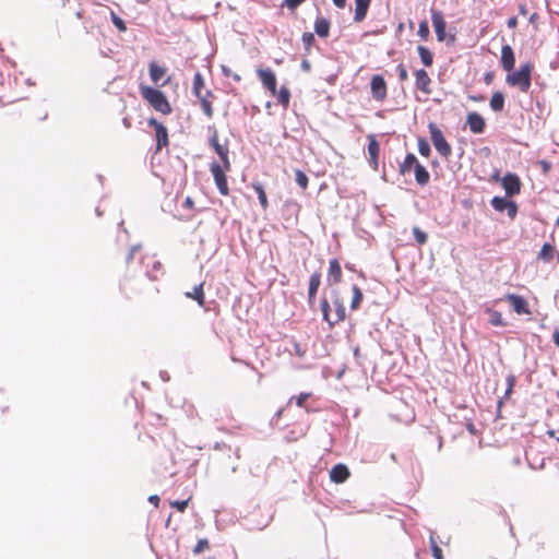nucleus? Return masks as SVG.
Listing matches in <instances>:
<instances>
[{"label":"nucleus","mask_w":559,"mask_h":559,"mask_svg":"<svg viewBox=\"0 0 559 559\" xmlns=\"http://www.w3.org/2000/svg\"><path fill=\"white\" fill-rule=\"evenodd\" d=\"M501 67L504 71L511 72L514 69L515 56L513 49L509 45H503L501 48Z\"/></svg>","instance_id":"obj_13"},{"label":"nucleus","mask_w":559,"mask_h":559,"mask_svg":"<svg viewBox=\"0 0 559 559\" xmlns=\"http://www.w3.org/2000/svg\"><path fill=\"white\" fill-rule=\"evenodd\" d=\"M165 74L166 69L164 67H160L155 62L150 63V76L155 84H158L159 81L165 76Z\"/></svg>","instance_id":"obj_22"},{"label":"nucleus","mask_w":559,"mask_h":559,"mask_svg":"<svg viewBox=\"0 0 559 559\" xmlns=\"http://www.w3.org/2000/svg\"><path fill=\"white\" fill-rule=\"evenodd\" d=\"M210 170L214 177L215 185L221 194L227 195L229 192L227 179L225 176V171H228L224 168V164L219 165L216 162H213L210 166Z\"/></svg>","instance_id":"obj_5"},{"label":"nucleus","mask_w":559,"mask_h":559,"mask_svg":"<svg viewBox=\"0 0 559 559\" xmlns=\"http://www.w3.org/2000/svg\"><path fill=\"white\" fill-rule=\"evenodd\" d=\"M555 248L550 243H544L540 251L539 258L545 262H550L554 258Z\"/></svg>","instance_id":"obj_31"},{"label":"nucleus","mask_w":559,"mask_h":559,"mask_svg":"<svg viewBox=\"0 0 559 559\" xmlns=\"http://www.w3.org/2000/svg\"><path fill=\"white\" fill-rule=\"evenodd\" d=\"M258 76L263 86L267 88L272 95H276V78L273 71L270 69H259Z\"/></svg>","instance_id":"obj_11"},{"label":"nucleus","mask_w":559,"mask_h":559,"mask_svg":"<svg viewBox=\"0 0 559 559\" xmlns=\"http://www.w3.org/2000/svg\"><path fill=\"white\" fill-rule=\"evenodd\" d=\"M141 248L140 245L132 246L130 249L129 254L127 255V262L129 263L132 259L134 253Z\"/></svg>","instance_id":"obj_50"},{"label":"nucleus","mask_w":559,"mask_h":559,"mask_svg":"<svg viewBox=\"0 0 559 559\" xmlns=\"http://www.w3.org/2000/svg\"><path fill=\"white\" fill-rule=\"evenodd\" d=\"M396 71H397V74H399V78H400L401 81H406L407 80L408 73H407L406 68L403 64H399L396 67Z\"/></svg>","instance_id":"obj_48"},{"label":"nucleus","mask_w":559,"mask_h":559,"mask_svg":"<svg viewBox=\"0 0 559 559\" xmlns=\"http://www.w3.org/2000/svg\"><path fill=\"white\" fill-rule=\"evenodd\" d=\"M349 477V471L344 464H336L330 471V478L333 483L342 484Z\"/></svg>","instance_id":"obj_16"},{"label":"nucleus","mask_w":559,"mask_h":559,"mask_svg":"<svg viewBox=\"0 0 559 559\" xmlns=\"http://www.w3.org/2000/svg\"><path fill=\"white\" fill-rule=\"evenodd\" d=\"M320 306H321V311H322L323 320L326 321L330 326H333L334 325V322H332L333 314L331 313V307H330L329 301L325 298H323L321 300V305Z\"/></svg>","instance_id":"obj_30"},{"label":"nucleus","mask_w":559,"mask_h":559,"mask_svg":"<svg viewBox=\"0 0 559 559\" xmlns=\"http://www.w3.org/2000/svg\"><path fill=\"white\" fill-rule=\"evenodd\" d=\"M490 203L496 211H507L508 216L511 218H514L516 216L518 206L513 201L502 197H493Z\"/></svg>","instance_id":"obj_6"},{"label":"nucleus","mask_w":559,"mask_h":559,"mask_svg":"<svg viewBox=\"0 0 559 559\" xmlns=\"http://www.w3.org/2000/svg\"><path fill=\"white\" fill-rule=\"evenodd\" d=\"M370 1L371 0H355V22H361L366 17Z\"/></svg>","instance_id":"obj_19"},{"label":"nucleus","mask_w":559,"mask_h":559,"mask_svg":"<svg viewBox=\"0 0 559 559\" xmlns=\"http://www.w3.org/2000/svg\"><path fill=\"white\" fill-rule=\"evenodd\" d=\"M413 235H414L415 240L418 242V245H425L427 242L428 236L419 227H417V226L413 227Z\"/></svg>","instance_id":"obj_39"},{"label":"nucleus","mask_w":559,"mask_h":559,"mask_svg":"<svg viewBox=\"0 0 559 559\" xmlns=\"http://www.w3.org/2000/svg\"><path fill=\"white\" fill-rule=\"evenodd\" d=\"M415 180L419 186H426L429 182L430 175L428 170L420 164H416L414 167Z\"/></svg>","instance_id":"obj_20"},{"label":"nucleus","mask_w":559,"mask_h":559,"mask_svg":"<svg viewBox=\"0 0 559 559\" xmlns=\"http://www.w3.org/2000/svg\"><path fill=\"white\" fill-rule=\"evenodd\" d=\"M548 433H549V436H551V437L554 436V431H552V430H550Z\"/></svg>","instance_id":"obj_63"},{"label":"nucleus","mask_w":559,"mask_h":559,"mask_svg":"<svg viewBox=\"0 0 559 559\" xmlns=\"http://www.w3.org/2000/svg\"><path fill=\"white\" fill-rule=\"evenodd\" d=\"M306 0H284L283 5H286L290 10H295Z\"/></svg>","instance_id":"obj_47"},{"label":"nucleus","mask_w":559,"mask_h":559,"mask_svg":"<svg viewBox=\"0 0 559 559\" xmlns=\"http://www.w3.org/2000/svg\"><path fill=\"white\" fill-rule=\"evenodd\" d=\"M504 107V95L501 92H495L490 99V108L499 112Z\"/></svg>","instance_id":"obj_24"},{"label":"nucleus","mask_w":559,"mask_h":559,"mask_svg":"<svg viewBox=\"0 0 559 559\" xmlns=\"http://www.w3.org/2000/svg\"><path fill=\"white\" fill-rule=\"evenodd\" d=\"M314 32L319 37H326L330 32V22L324 17H317L314 22Z\"/></svg>","instance_id":"obj_21"},{"label":"nucleus","mask_w":559,"mask_h":559,"mask_svg":"<svg viewBox=\"0 0 559 559\" xmlns=\"http://www.w3.org/2000/svg\"><path fill=\"white\" fill-rule=\"evenodd\" d=\"M342 280V269L337 259H332L329 263L326 281L329 284L340 283Z\"/></svg>","instance_id":"obj_17"},{"label":"nucleus","mask_w":559,"mask_h":559,"mask_svg":"<svg viewBox=\"0 0 559 559\" xmlns=\"http://www.w3.org/2000/svg\"><path fill=\"white\" fill-rule=\"evenodd\" d=\"M96 214H97L98 216H100V215H102V212L99 211V209H98V207L96 209Z\"/></svg>","instance_id":"obj_62"},{"label":"nucleus","mask_w":559,"mask_h":559,"mask_svg":"<svg viewBox=\"0 0 559 559\" xmlns=\"http://www.w3.org/2000/svg\"><path fill=\"white\" fill-rule=\"evenodd\" d=\"M300 67H301V69H302L304 71H309V70H310V62H309L308 60L304 59V60L301 61Z\"/></svg>","instance_id":"obj_55"},{"label":"nucleus","mask_w":559,"mask_h":559,"mask_svg":"<svg viewBox=\"0 0 559 559\" xmlns=\"http://www.w3.org/2000/svg\"><path fill=\"white\" fill-rule=\"evenodd\" d=\"M209 547V542L207 539H200L197 545L194 546L193 548V552L194 554H200L202 552L205 548Z\"/></svg>","instance_id":"obj_46"},{"label":"nucleus","mask_w":559,"mask_h":559,"mask_svg":"<svg viewBox=\"0 0 559 559\" xmlns=\"http://www.w3.org/2000/svg\"><path fill=\"white\" fill-rule=\"evenodd\" d=\"M160 378L163 379V381H168L169 380V374L167 371H160Z\"/></svg>","instance_id":"obj_58"},{"label":"nucleus","mask_w":559,"mask_h":559,"mask_svg":"<svg viewBox=\"0 0 559 559\" xmlns=\"http://www.w3.org/2000/svg\"><path fill=\"white\" fill-rule=\"evenodd\" d=\"M141 94L150 105L157 111L167 115L171 112V107L166 96L159 90L150 86H142Z\"/></svg>","instance_id":"obj_2"},{"label":"nucleus","mask_w":559,"mask_h":559,"mask_svg":"<svg viewBox=\"0 0 559 559\" xmlns=\"http://www.w3.org/2000/svg\"><path fill=\"white\" fill-rule=\"evenodd\" d=\"M380 151L379 143L373 139L369 138V144H368V153L370 155L371 160L374 162V167H377V158Z\"/></svg>","instance_id":"obj_34"},{"label":"nucleus","mask_w":559,"mask_h":559,"mask_svg":"<svg viewBox=\"0 0 559 559\" xmlns=\"http://www.w3.org/2000/svg\"><path fill=\"white\" fill-rule=\"evenodd\" d=\"M111 22L120 32H124L127 29V26H126V23L123 22V20L120 19L114 12H111Z\"/></svg>","instance_id":"obj_41"},{"label":"nucleus","mask_w":559,"mask_h":559,"mask_svg":"<svg viewBox=\"0 0 559 559\" xmlns=\"http://www.w3.org/2000/svg\"><path fill=\"white\" fill-rule=\"evenodd\" d=\"M309 395H310L309 393H301L299 396L295 397L297 406L302 407L305 401L309 397ZM293 400H294V397H292L290 401H293Z\"/></svg>","instance_id":"obj_49"},{"label":"nucleus","mask_w":559,"mask_h":559,"mask_svg":"<svg viewBox=\"0 0 559 559\" xmlns=\"http://www.w3.org/2000/svg\"><path fill=\"white\" fill-rule=\"evenodd\" d=\"M489 314V323L493 326H506L507 323L504 322L502 314L497 310H487Z\"/></svg>","instance_id":"obj_29"},{"label":"nucleus","mask_w":559,"mask_h":559,"mask_svg":"<svg viewBox=\"0 0 559 559\" xmlns=\"http://www.w3.org/2000/svg\"><path fill=\"white\" fill-rule=\"evenodd\" d=\"M502 187L506 190L507 195L512 197L514 194H518L521 189V182L519 177L514 174H507L502 178Z\"/></svg>","instance_id":"obj_10"},{"label":"nucleus","mask_w":559,"mask_h":559,"mask_svg":"<svg viewBox=\"0 0 559 559\" xmlns=\"http://www.w3.org/2000/svg\"><path fill=\"white\" fill-rule=\"evenodd\" d=\"M415 78H416V87L418 90H420L421 92H424L425 94H430V88H429V84L431 82L428 73L424 70V69H420V70H417L415 72Z\"/></svg>","instance_id":"obj_18"},{"label":"nucleus","mask_w":559,"mask_h":559,"mask_svg":"<svg viewBox=\"0 0 559 559\" xmlns=\"http://www.w3.org/2000/svg\"><path fill=\"white\" fill-rule=\"evenodd\" d=\"M211 95V92L210 91H206V93L204 95H200V97H198L201 102V107H202V110L203 112L209 117V118H212L213 116V108H212V105L211 103L207 100V96Z\"/></svg>","instance_id":"obj_32"},{"label":"nucleus","mask_w":559,"mask_h":559,"mask_svg":"<svg viewBox=\"0 0 559 559\" xmlns=\"http://www.w3.org/2000/svg\"><path fill=\"white\" fill-rule=\"evenodd\" d=\"M148 124L155 129L156 135V147L157 150H162L164 146L168 145V132L164 124L158 122L156 119H148Z\"/></svg>","instance_id":"obj_8"},{"label":"nucleus","mask_w":559,"mask_h":559,"mask_svg":"<svg viewBox=\"0 0 559 559\" xmlns=\"http://www.w3.org/2000/svg\"><path fill=\"white\" fill-rule=\"evenodd\" d=\"M210 144L214 148L215 153L218 155L219 159L224 164V168L230 169V162L228 158L229 150L226 145H222L217 140V132L214 130L213 135L210 138Z\"/></svg>","instance_id":"obj_7"},{"label":"nucleus","mask_w":559,"mask_h":559,"mask_svg":"<svg viewBox=\"0 0 559 559\" xmlns=\"http://www.w3.org/2000/svg\"><path fill=\"white\" fill-rule=\"evenodd\" d=\"M188 298L194 299L199 306L204 305V293H203V284H199L193 288L192 293H186Z\"/></svg>","instance_id":"obj_27"},{"label":"nucleus","mask_w":559,"mask_h":559,"mask_svg":"<svg viewBox=\"0 0 559 559\" xmlns=\"http://www.w3.org/2000/svg\"><path fill=\"white\" fill-rule=\"evenodd\" d=\"M533 64L525 62L518 70L508 72L506 82L509 86L519 88L522 93H527L532 85Z\"/></svg>","instance_id":"obj_1"},{"label":"nucleus","mask_w":559,"mask_h":559,"mask_svg":"<svg viewBox=\"0 0 559 559\" xmlns=\"http://www.w3.org/2000/svg\"><path fill=\"white\" fill-rule=\"evenodd\" d=\"M160 267H162V263H160V262H158V261H154V263H153V270H154V271H158V270H160Z\"/></svg>","instance_id":"obj_59"},{"label":"nucleus","mask_w":559,"mask_h":559,"mask_svg":"<svg viewBox=\"0 0 559 559\" xmlns=\"http://www.w3.org/2000/svg\"><path fill=\"white\" fill-rule=\"evenodd\" d=\"M147 275H148V276H150V278H152V280H155V278H156V276H155V275H153V274H152V273H150V272L147 273Z\"/></svg>","instance_id":"obj_61"},{"label":"nucleus","mask_w":559,"mask_h":559,"mask_svg":"<svg viewBox=\"0 0 559 559\" xmlns=\"http://www.w3.org/2000/svg\"><path fill=\"white\" fill-rule=\"evenodd\" d=\"M321 284V275L318 272H314L309 278V289H308V304L310 307H313L316 302V296L318 289Z\"/></svg>","instance_id":"obj_15"},{"label":"nucleus","mask_w":559,"mask_h":559,"mask_svg":"<svg viewBox=\"0 0 559 559\" xmlns=\"http://www.w3.org/2000/svg\"><path fill=\"white\" fill-rule=\"evenodd\" d=\"M333 3L337 8H344L345 3H346V0H333Z\"/></svg>","instance_id":"obj_56"},{"label":"nucleus","mask_w":559,"mask_h":559,"mask_svg":"<svg viewBox=\"0 0 559 559\" xmlns=\"http://www.w3.org/2000/svg\"><path fill=\"white\" fill-rule=\"evenodd\" d=\"M417 51H418V55L420 57L421 62L426 67H430L432 64V61H433V57H432L431 51L428 48H426L425 46H418L417 47Z\"/></svg>","instance_id":"obj_28"},{"label":"nucleus","mask_w":559,"mask_h":559,"mask_svg":"<svg viewBox=\"0 0 559 559\" xmlns=\"http://www.w3.org/2000/svg\"><path fill=\"white\" fill-rule=\"evenodd\" d=\"M148 501L153 503L155 507H158L159 497L157 495L150 496Z\"/></svg>","instance_id":"obj_52"},{"label":"nucleus","mask_w":559,"mask_h":559,"mask_svg":"<svg viewBox=\"0 0 559 559\" xmlns=\"http://www.w3.org/2000/svg\"><path fill=\"white\" fill-rule=\"evenodd\" d=\"M519 12L522 14V15H526L527 14V9L524 4H520L519 5Z\"/></svg>","instance_id":"obj_57"},{"label":"nucleus","mask_w":559,"mask_h":559,"mask_svg":"<svg viewBox=\"0 0 559 559\" xmlns=\"http://www.w3.org/2000/svg\"><path fill=\"white\" fill-rule=\"evenodd\" d=\"M204 87V80L200 72H197L193 76V93L197 97H200V95H203L201 93L202 88Z\"/></svg>","instance_id":"obj_35"},{"label":"nucleus","mask_w":559,"mask_h":559,"mask_svg":"<svg viewBox=\"0 0 559 559\" xmlns=\"http://www.w3.org/2000/svg\"><path fill=\"white\" fill-rule=\"evenodd\" d=\"M552 341L559 348V329H556L552 334Z\"/></svg>","instance_id":"obj_53"},{"label":"nucleus","mask_w":559,"mask_h":559,"mask_svg":"<svg viewBox=\"0 0 559 559\" xmlns=\"http://www.w3.org/2000/svg\"><path fill=\"white\" fill-rule=\"evenodd\" d=\"M466 123L469 130L475 134L483 133L486 126L484 118L477 112L468 114Z\"/></svg>","instance_id":"obj_14"},{"label":"nucleus","mask_w":559,"mask_h":559,"mask_svg":"<svg viewBox=\"0 0 559 559\" xmlns=\"http://www.w3.org/2000/svg\"><path fill=\"white\" fill-rule=\"evenodd\" d=\"M352 290H353V299L350 302V309L356 310L359 308L360 302L362 300V293H361V289L357 285H353Z\"/></svg>","instance_id":"obj_33"},{"label":"nucleus","mask_w":559,"mask_h":559,"mask_svg":"<svg viewBox=\"0 0 559 559\" xmlns=\"http://www.w3.org/2000/svg\"><path fill=\"white\" fill-rule=\"evenodd\" d=\"M557 226H558V228H559V217L557 218Z\"/></svg>","instance_id":"obj_64"},{"label":"nucleus","mask_w":559,"mask_h":559,"mask_svg":"<svg viewBox=\"0 0 559 559\" xmlns=\"http://www.w3.org/2000/svg\"><path fill=\"white\" fill-rule=\"evenodd\" d=\"M333 305L335 307V312L333 313L332 322L336 324L345 319V307L343 306L340 298H335L333 300Z\"/></svg>","instance_id":"obj_25"},{"label":"nucleus","mask_w":559,"mask_h":559,"mask_svg":"<svg viewBox=\"0 0 559 559\" xmlns=\"http://www.w3.org/2000/svg\"><path fill=\"white\" fill-rule=\"evenodd\" d=\"M506 299L511 304L513 310L518 314H528L530 313L527 301L522 296H519L515 294H508L506 296Z\"/></svg>","instance_id":"obj_12"},{"label":"nucleus","mask_w":559,"mask_h":559,"mask_svg":"<svg viewBox=\"0 0 559 559\" xmlns=\"http://www.w3.org/2000/svg\"><path fill=\"white\" fill-rule=\"evenodd\" d=\"M302 43L306 50H309L314 43V35L312 33H304Z\"/></svg>","instance_id":"obj_43"},{"label":"nucleus","mask_w":559,"mask_h":559,"mask_svg":"<svg viewBox=\"0 0 559 559\" xmlns=\"http://www.w3.org/2000/svg\"><path fill=\"white\" fill-rule=\"evenodd\" d=\"M295 180L301 189L305 190L308 187V177L302 170L297 169L295 171Z\"/></svg>","instance_id":"obj_37"},{"label":"nucleus","mask_w":559,"mask_h":559,"mask_svg":"<svg viewBox=\"0 0 559 559\" xmlns=\"http://www.w3.org/2000/svg\"><path fill=\"white\" fill-rule=\"evenodd\" d=\"M183 206L187 209H191L193 206V201L190 197H187L183 201Z\"/></svg>","instance_id":"obj_54"},{"label":"nucleus","mask_w":559,"mask_h":559,"mask_svg":"<svg viewBox=\"0 0 559 559\" xmlns=\"http://www.w3.org/2000/svg\"><path fill=\"white\" fill-rule=\"evenodd\" d=\"M431 22L438 41H447L448 45L454 43L455 35H447L445 33L447 22L441 11L431 10Z\"/></svg>","instance_id":"obj_4"},{"label":"nucleus","mask_w":559,"mask_h":559,"mask_svg":"<svg viewBox=\"0 0 559 559\" xmlns=\"http://www.w3.org/2000/svg\"><path fill=\"white\" fill-rule=\"evenodd\" d=\"M418 163L419 162H418L417 157L413 153H408L405 156V159L403 160V163L400 164V174L401 175H405L412 168H414L415 165L418 164Z\"/></svg>","instance_id":"obj_23"},{"label":"nucleus","mask_w":559,"mask_h":559,"mask_svg":"<svg viewBox=\"0 0 559 559\" xmlns=\"http://www.w3.org/2000/svg\"><path fill=\"white\" fill-rule=\"evenodd\" d=\"M188 503H189V499L182 500V501L176 500V501H171L170 506L173 508H176L178 511L183 512L187 509Z\"/></svg>","instance_id":"obj_45"},{"label":"nucleus","mask_w":559,"mask_h":559,"mask_svg":"<svg viewBox=\"0 0 559 559\" xmlns=\"http://www.w3.org/2000/svg\"><path fill=\"white\" fill-rule=\"evenodd\" d=\"M372 97L377 100H383L386 97V84L381 75H374L371 79Z\"/></svg>","instance_id":"obj_9"},{"label":"nucleus","mask_w":559,"mask_h":559,"mask_svg":"<svg viewBox=\"0 0 559 559\" xmlns=\"http://www.w3.org/2000/svg\"><path fill=\"white\" fill-rule=\"evenodd\" d=\"M253 189L258 194V199H259L261 206L263 209H266L267 207V199H266V194H265L263 186L261 183H254Z\"/></svg>","instance_id":"obj_36"},{"label":"nucleus","mask_w":559,"mask_h":559,"mask_svg":"<svg viewBox=\"0 0 559 559\" xmlns=\"http://www.w3.org/2000/svg\"><path fill=\"white\" fill-rule=\"evenodd\" d=\"M430 548H431L432 556H433L435 559H443L442 550L437 545V543L435 542L432 536L430 537Z\"/></svg>","instance_id":"obj_40"},{"label":"nucleus","mask_w":559,"mask_h":559,"mask_svg":"<svg viewBox=\"0 0 559 559\" xmlns=\"http://www.w3.org/2000/svg\"><path fill=\"white\" fill-rule=\"evenodd\" d=\"M418 35L423 39H426L428 37V35H429V25H428L427 21H423V22L419 23Z\"/></svg>","instance_id":"obj_44"},{"label":"nucleus","mask_w":559,"mask_h":559,"mask_svg":"<svg viewBox=\"0 0 559 559\" xmlns=\"http://www.w3.org/2000/svg\"><path fill=\"white\" fill-rule=\"evenodd\" d=\"M277 99V103L282 105L284 108H287L290 100V91L286 86H282L280 91L276 90V95H274Z\"/></svg>","instance_id":"obj_26"},{"label":"nucleus","mask_w":559,"mask_h":559,"mask_svg":"<svg viewBox=\"0 0 559 559\" xmlns=\"http://www.w3.org/2000/svg\"><path fill=\"white\" fill-rule=\"evenodd\" d=\"M428 129L435 148L442 157L448 158L452 154V148L450 144L447 142L442 131L438 128V126L435 122H430L428 124Z\"/></svg>","instance_id":"obj_3"},{"label":"nucleus","mask_w":559,"mask_h":559,"mask_svg":"<svg viewBox=\"0 0 559 559\" xmlns=\"http://www.w3.org/2000/svg\"><path fill=\"white\" fill-rule=\"evenodd\" d=\"M506 380H507V390L504 393V397H508L513 391L516 379L513 374H508Z\"/></svg>","instance_id":"obj_42"},{"label":"nucleus","mask_w":559,"mask_h":559,"mask_svg":"<svg viewBox=\"0 0 559 559\" xmlns=\"http://www.w3.org/2000/svg\"><path fill=\"white\" fill-rule=\"evenodd\" d=\"M467 429H468V431H469V432H472V433H474V431H475V430H474V426H473V424L467 425Z\"/></svg>","instance_id":"obj_60"},{"label":"nucleus","mask_w":559,"mask_h":559,"mask_svg":"<svg viewBox=\"0 0 559 559\" xmlns=\"http://www.w3.org/2000/svg\"><path fill=\"white\" fill-rule=\"evenodd\" d=\"M418 152L421 156L428 157L430 155V145L424 138L418 139Z\"/></svg>","instance_id":"obj_38"},{"label":"nucleus","mask_w":559,"mask_h":559,"mask_svg":"<svg viewBox=\"0 0 559 559\" xmlns=\"http://www.w3.org/2000/svg\"><path fill=\"white\" fill-rule=\"evenodd\" d=\"M507 25H508V27H509V28H514V27H516V25H518V19H516L515 16H512V17L508 19V21H507Z\"/></svg>","instance_id":"obj_51"}]
</instances>
